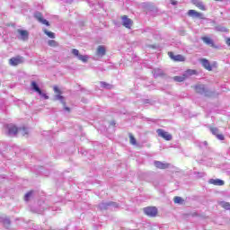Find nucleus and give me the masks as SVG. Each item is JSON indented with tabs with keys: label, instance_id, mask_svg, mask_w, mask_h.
<instances>
[{
	"label": "nucleus",
	"instance_id": "nucleus-1",
	"mask_svg": "<svg viewBox=\"0 0 230 230\" xmlns=\"http://www.w3.org/2000/svg\"><path fill=\"white\" fill-rule=\"evenodd\" d=\"M71 53H72V55H74V57L78 58V60H81V62L85 63V62H87L89 60V56H87V55H84V56L81 55L80 51L78 49H73L71 50Z\"/></svg>",
	"mask_w": 230,
	"mask_h": 230
},
{
	"label": "nucleus",
	"instance_id": "nucleus-2",
	"mask_svg": "<svg viewBox=\"0 0 230 230\" xmlns=\"http://www.w3.org/2000/svg\"><path fill=\"white\" fill-rule=\"evenodd\" d=\"M144 213L147 217H156L157 216V208L155 207H147L144 208Z\"/></svg>",
	"mask_w": 230,
	"mask_h": 230
},
{
	"label": "nucleus",
	"instance_id": "nucleus-3",
	"mask_svg": "<svg viewBox=\"0 0 230 230\" xmlns=\"http://www.w3.org/2000/svg\"><path fill=\"white\" fill-rule=\"evenodd\" d=\"M23 62H24V58L21 56H17L9 59V64L10 66H19V64H22Z\"/></svg>",
	"mask_w": 230,
	"mask_h": 230
},
{
	"label": "nucleus",
	"instance_id": "nucleus-4",
	"mask_svg": "<svg viewBox=\"0 0 230 230\" xmlns=\"http://www.w3.org/2000/svg\"><path fill=\"white\" fill-rule=\"evenodd\" d=\"M195 91L199 94H203L204 96H209V93L208 92V88H206V85L204 84H198L195 86Z\"/></svg>",
	"mask_w": 230,
	"mask_h": 230
},
{
	"label": "nucleus",
	"instance_id": "nucleus-5",
	"mask_svg": "<svg viewBox=\"0 0 230 230\" xmlns=\"http://www.w3.org/2000/svg\"><path fill=\"white\" fill-rule=\"evenodd\" d=\"M156 133L158 134L159 137H163V139H165V141H172V135L166 131H164V129H157Z\"/></svg>",
	"mask_w": 230,
	"mask_h": 230
},
{
	"label": "nucleus",
	"instance_id": "nucleus-6",
	"mask_svg": "<svg viewBox=\"0 0 230 230\" xmlns=\"http://www.w3.org/2000/svg\"><path fill=\"white\" fill-rule=\"evenodd\" d=\"M54 100L56 102L58 101L60 102V103H62L64 111H66V112H71V108L66 106V101L64 100V96L57 94L55 95Z\"/></svg>",
	"mask_w": 230,
	"mask_h": 230
},
{
	"label": "nucleus",
	"instance_id": "nucleus-7",
	"mask_svg": "<svg viewBox=\"0 0 230 230\" xmlns=\"http://www.w3.org/2000/svg\"><path fill=\"white\" fill-rule=\"evenodd\" d=\"M99 208L101 209H109V208H119V205L116 202H112V201H110V202H102L99 205Z\"/></svg>",
	"mask_w": 230,
	"mask_h": 230
},
{
	"label": "nucleus",
	"instance_id": "nucleus-8",
	"mask_svg": "<svg viewBox=\"0 0 230 230\" xmlns=\"http://www.w3.org/2000/svg\"><path fill=\"white\" fill-rule=\"evenodd\" d=\"M122 19V25L124 28H127L128 30H130L132 28L133 22L130 18H128V15H124L121 17Z\"/></svg>",
	"mask_w": 230,
	"mask_h": 230
},
{
	"label": "nucleus",
	"instance_id": "nucleus-9",
	"mask_svg": "<svg viewBox=\"0 0 230 230\" xmlns=\"http://www.w3.org/2000/svg\"><path fill=\"white\" fill-rule=\"evenodd\" d=\"M34 17L41 24H45V26H49V22L42 17V13L40 12H36L34 13Z\"/></svg>",
	"mask_w": 230,
	"mask_h": 230
},
{
	"label": "nucleus",
	"instance_id": "nucleus-10",
	"mask_svg": "<svg viewBox=\"0 0 230 230\" xmlns=\"http://www.w3.org/2000/svg\"><path fill=\"white\" fill-rule=\"evenodd\" d=\"M170 58H172V60H174V62H184V60H186V58H184V56L178 54V55H173V52H169L168 53Z\"/></svg>",
	"mask_w": 230,
	"mask_h": 230
},
{
	"label": "nucleus",
	"instance_id": "nucleus-11",
	"mask_svg": "<svg viewBox=\"0 0 230 230\" xmlns=\"http://www.w3.org/2000/svg\"><path fill=\"white\" fill-rule=\"evenodd\" d=\"M154 164L155 168H158L159 170H167V168H170V164L161 161H155Z\"/></svg>",
	"mask_w": 230,
	"mask_h": 230
},
{
	"label": "nucleus",
	"instance_id": "nucleus-12",
	"mask_svg": "<svg viewBox=\"0 0 230 230\" xmlns=\"http://www.w3.org/2000/svg\"><path fill=\"white\" fill-rule=\"evenodd\" d=\"M192 4L202 12H206V5L204 4V2L200 0H192Z\"/></svg>",
	"mask_w": 230,
	"mask_h": 230
},
{
	"label": "nucleus",
	"instance_id": "nucleus-13",
	"mask_svg": "<svg viewBox=\"0 0 230 230\" xmlns=\"http://www.w3.org/2000/svg\"><path fill=\"white\" fill-rule=\"evenodd\" d=\"M201 65L203 66V67L205 69H207V71H212L213 67L211 66V64L209 63V61L206 58H202L200 60Z\"/></svg>",
	"mask_w": 230,
	"mask_h": 230
},
{
	"label": "nucleus",
	"instance_id": "nucleus-14",
	"mask_svg": "<svg viewBox=\"0 0 230 230\" xmlns=\"http://www.w3.org/2000/svg\"><path fill=\"white\" fill-rule=\"evenodd\" d=\"M31 88L34 91V93H38V94H42V90L39 87V84L35 81H31Z\"/></svg>",
	"mask_w": 230,
	"mask_h": 230
},
{
	"label": "nucleus",
	"instance_id": "nucleus-15",
	"mask_svg": "<svg viewBox=\"0 0 230 230\" xmlns=\"http://www.w3.org/2000/svg\"><path fill=\"white\" fill-rule=\"evenodd\" d=\"M0 224H4V227L8 229L12 222L10 221V218L6 217H0Z\"/></svg>",
	"mask_w": 230,
	"mask_h": 230
},
{
	"label": "nucleus",
	"instance_id": "nucleus-16",
	"mask_svg": "<svg viewBox=\"0 0 230 230\" xmlns=\"http://www.w3.org/2000/svg\"><path fill=\"white\" fill-rule=\"evenodd\" d=\"M17 133H19V128L13 126V125H11L8 127V134L10 136H16Z\"/></svg>",
	"mask_w": 230,
	"mask_h": 230
},
{
	"label": "nucleus",
	"instance_id": "nucleus-17",
	"mask_svg": "<svg viewBox=\"0 0 230 230\" xmlns=\"http://www.w3.org/2000/svg\"><path fill=\"white\" fill-rule=\"evenodd\" d=\"M201 40L204 42V44H207V46H211V48H215V42L209 37H202Z\"/></svg>",
	"mask_w": 230,
	"mask_h": 230
},
{
	"label": "nucleus",
	"instance_id": "nucleus-18",
	"mask_svg": "<svg viewBox=\"0 0 230 230\" xmlns=\"http://www.w3.org/2000/svg\"><path fill=\"white\" fill-rule=\"evenodd\" d=\"M188 15H190V17H196L197 19H202V13L195 10H189Z\"/></svg>",
	"mask_w": 230,
	"mask_h": 230
},
{
	"label": "nucleus",
	"instance_id": "nucleus-19",
	"mask_svg": "<svg viewBox=\"0 0 230 230\" xmlns=\"http://www.w3.org/2000/svg\"><path fill=\"white\" fill-rule=\"evenodd\" d=\"M208 182L209 184H214V186H224V181L220 179H210Z\"/></svg>",
	"mask_w": 230,
	"mask_h": 230
},
{
	"label": "nucleus",
	"instance_id": "nucleus-20",
	"mask_svg": "<svg viewBox=\"0 0 230 230\" xmlns=\"http://www.w3.org/2000/svg\"><path fill=\"white\" fill-rule=\"evenodd\" d=\"M18 33L21 35L22 40H28L29 33L28 31L18 30Z\"/></svg>",
	"mask_w": 230,
	"mask_h": 230
},
{
	"label": "nucleus",
	"instance_id": "nucleus-21",
	"mask_svg": "<svg viewBox=\"0 0 230 230\" xmlns=\"http://www.w3.org/2000/svg\"><path fill=\"white\" fill-rule=\"evenodd\" d=\"M153 75L155 78H159V76H163V75H164V72L161 68H155L153 70Z\"/></svg>",
	"mask_w": 230,
	"mask_h": 230
},
{
	"label": "nucleus",
	"instance_id": "nucleus-22",
	"mask_svg": "<svg viewBox=\"0 0 230 230\" xmlns=\"http://www.w3.org/2000/svg\"><path fill=\"white\" fill-rule=\"evenodd\" d=\"M193 75H197V70L188 69L183 73V76H185V79L190 78V76H193Z\"/></svg>",
	"mask_w": 230,
	"mask_h": 230
},
{
	"label": "nucleus",
	"instance_id": "nucleus-23",
	"mask_svg": "<svg viewBox=\"0 0 230 230\" xmlns=\"http://www.w3.org/2000/svg\"><path fill=\"white\" fill-rule=\"evenodd\" d=\"M105 53H106L105 47L99 46L97 49L98 57H105Z\"/></svg>",
	"mask_w": 230,
	"mask_h": 230
},
{
	"label": "nucleus",
	"instance_id": "nucleus-24",
	"mask_svg": "<svg viewBox=\"0 0 230 230\" xmlns=\"http://www.w3.org/2000/svg\"><path fill=\"white\" fill-rule=\"evenodd\" d=\"M18 134H22V136H28V129L27 128H18Z\"/></svg>",
	"mask_w": 230,
	"mask_h": 230
},
{
	"label": "nucleus",
	"instance_id": "nucleus-25",
	"mask_svg": "<svg viewBox=\"0 0 230 230\" xmlns=\"http://www.w3.org/2000/svg\"><path fill=\"white\" fill-rule=\"evenodd\" d=\"M174 82H184L186 80V77L184 76V74L181 75H176L173 77Z\"/></svg>",
	"mask_w": 230,
	"mask_h": 230
},
{
	"label": "nucleus",
	"instance_id": "nucleus-26",
	"mask_svg": "<svg viewBox=\"0 0 230 230\" xmlns=\"http://www.w3.org/2000/svg\"><path fill=\"white\" fill-rule=\"evenodd\" d=\"M43 32L45 33V35H48L49 39H55V33L52 31H49L48 29H43Z\"/></svg>",
	"mask_w": 230,
	"mask_h": 230
},
{
	"label": "nucleus",
	"instance_id": "nucleus-27",
	"mask_svg": "<svg viewBox=\"0 0 230 230\" xmlns=\"http://www.w3.org/2000/svg\"><path fill=\"white\" fill-rule=\"evenodd\" d=\"M48 44H49V46H50V48H58V42H57L54 40H49L48 41Z\"/></svg>",
	"mask_w": 230,
	"mask_h": 230
},
{
	"label": "nucleus",
	"instance_id": "nucleus-28",
	"mask_svg": "<svg viewBox=\"0 0 230 230\" xmlns=\"http://www.w3.org/2000/svg\"><path fill=\"white\" fill-rule=\"evenodd\" d=\"M216 31H222L223 33H226V32H227V28L218 25V26H216Z\"/></svg>",
	"mask_w": 230,
	"mask_h": 230
},
{
	"label": "nucleus",
	"instance_id": "nucleus-29",
	"mask_svg": "<svg viewBox=\"0 0 230 230\" xmlns=\"http://www.w3.org/2000/svg\"><path fill=\"white\" fill-rule=\"evenodd\" d=\"M219 204L221 208H224V209H230V204L228 202L221 201Z\"/></svg>",
	"mask_w": 230,
	"mask_h": 230
},
{
	"label": "nucleus",
	"instance_id": "nucleus-30",
	"mask_svg": "<svg viewBox=\"0 0 230 230\" xmlns=\"http://www.w3.org/2000/svg\"><path fill=\"white\" fill-rule=\"evenodd\" d=\"M101 87L103 89H112V86L105 82H101Z\"/></svg>",
	"mask_w": 230,
	"mask_h": 230
},
{
	"label": "nucleus",
	"instance_id": "nucleus-31",
	"mask_svg": "<svg viewBox=\"0 0 230 230\" xmlns=\"http://www.w3.org/2000/svg\"><path fill=\"white\" fill-rule=\"evenodd\" d=\"M33 195V190H31L29 192H27L24 196V200L26 202H28V200H30V198Z\"/></svg>",
	"mask_w": 230,
	"mask_h": 230
},
{
	"label": "nucleus",
	"instance_id": "nucleus-32",
	"mask_svg": "<svg viewBox=\"0 0 230 230\" xmlns=\"http://www.w3.org/2000/svg\"><path fill=\"white\" fill-rule=\"evenodd\" d=\"M182 202H184V200L182 199V198L179 197V196H176L174 198V203L175 204H182Z\"/></svg>",
	"mask_w": 230,
	"mask_h": 230
},
{
	"label": "nucleus",
	"instance_id": "nucleus-33",
	"mask_svg": "<svg viewBox=\"0 0 230 230\" xmlns=\"http://www.w3.org/2000/svg\"><path fill=\"white\" fill-rule=\"evenodd\" d=\"M129 141L131 145H137L136 137L132 134H129Z\"/></svg>",
	"mask_w": 230,
	"mask_h": 230
},
{
	"label": "nucleus",
	"instance_id": "nucleus-34",
	"mask_svg": "<svg viewBox=\"0 0 230 230\" xmlns=\"http://www.w3.org/2000/svg\"><path fill=\"white\" fill-rule=\"evenodd\" d=\"M210 132L213 134V136H217L218 135V128H210Z\"/></svg>",
	"mask_w": 230,
	"mask_h": 230
},
{
	"label": "nucleus",
	"instance_id": "nucleus-35",
	"mask_svg": "<svg viewBox=\"0 0 230 230\" xmlns=\"http://www.w3.org/2000/svg\"><path fill=\"white\" fill-rule=\"evenodd\" d=\"M199 148H208V141L200 142Z\"/></svg>",
	"mask_w": 230,
	"mask_h": 230
},
{
	"label": "nucleus",
	"instance_id": "nucleus-36",
	"mask_svg": "<svg viewBox=\"0 0 230 230\" xmlns=\"http://www.w3.org/2000/svg\"><path fill=\"white\" fill-rule=\"evenodd\" d=\"M216 137L219 141H224V139H226V137L222 134H218V133H217V135H216Z\"/></svg>",
	"mask_w": 230,
	"mask_h": 230
},
{
	"label": "nucleus",
	"instance_id": "nucleus-37",
	"mask_svg": "<svg viewBox=\"0 0 230 230\" xmlns=\"http://www.w3.org/2000/svg\"><path fill=\"white\" fill-rule=\"evenodd\" d=\"M40 96H41V98H44V100H49V96H48V94L44 93L41 92V93H39Z\"/></svg>",
	"mask_w": 230,
	"mask_h": 230
},
{
	"label": "nucleus",
	"instance_id": "nucleus-38",
	"mask_svg": "<svg viewBox=\"0 0 230 230\" xmlns=\"http://www.w3.org/2000/svg\"><path fill=\"white\" fill-rule=\"evenodd\" d=\"M54 92L57 93L58 94H60V89H58V86H54Z\"/></svg>",
	"mask_w": 230,
	"mask_h": 230
},
{
	"label": "nucleus",
	"instance_id": "nucleus-39",
	"mask_svg": "<svg viewBox=\"0 0 230 230\" xmlns=\"http://www.w3.org/2000/svg\"><path fill=\"white\" fill-rule=\"evenodd\" d=\"M199 177H204V172H198Z\"/></svg>",
	"mask_w": 230,
	"mask_h": 230
},
{
	"label": "nucleus",
	"instance_id": "nucleus-40",
	"mask_svg": "<svg viewBox=\"0 0 230 230\" xmlns=\"http://www.w3.org/2000/svg\"><path fill=\"white\" fill-rule=\"evenodd\" d=\"M88 4H90V6H94V4L93 3L92 0H90V1L88 2Z\"/></svg>",
	"mask_w": 230,
	"mask_h": 230
},
{
	"label": "nucleus",
	"instance_id": "nucleus-41",
	"mask_svg": "<svg viewBox=\"0 0 230 230\" xmlns=\"http://www.w3.org/2000/svg\"><path fill=\"white\" fill-rule=\"evenodd\" d=\"M226 44L230 47V38L226 40Z\"/></svg>",
	"mask_w": 230,
	"mask_h": 230
},
{
	"label": "nucleus",
	"instance_id": "nucleus-42",
	"mask_svg": "<svg viewBox=\"0 0 230 230\" xmlns=\"http://www.w3.org/2000/svg\"><path fill=\"white\" fill-rule=\"evenodd\" d=\"M172 4L173 5L177 4V2H172Z\"/></svg>",
	"mask_w": 230,
	"mask_h": 230
},
{
	"label": "nucleus",
	"instance_id": "nucleus-43",
	"mask_svg": "<svg viewBox=\"0 0 230 230\" xmlns=\"http://www.w3.org/2000/svg\"><path fill=\"white\" fill-rule=\"evenodd\" d=\"M111 125H116V123L113 121V122H111Z\"/></svg>",
	"mask_w": 230,
	"mask_h": 230
},
{
	"label": "nucleus",
	"instance_id": "nucleus-44",
	"mask_svg": "<svg viewBox=\"0 0 230 230\" xmlns=\"http://www.w3.org/2000/svg\"><path fill=\"white\" fill-rule=\"evenodd\" d=\"M215 1H219V2H222V1H224V0H215Z\"/></svg>",
	"mask_w": 230,
	"mask_h": 230
}]
</instances>
